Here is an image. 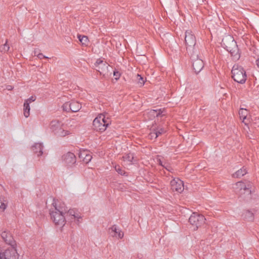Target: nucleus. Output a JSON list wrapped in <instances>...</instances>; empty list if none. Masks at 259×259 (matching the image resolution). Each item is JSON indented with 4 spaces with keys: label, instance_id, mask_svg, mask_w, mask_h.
<instances>
[{
    "label": "nucleus",
    "instance_id": "obj_1",
    "mask_svg": "<svg viewBox=\"0 0 259 259\" xmlns=\"http://www.w3.org/2000/svg\"><path fill=\"white\" fill-rule=\"evenodd\" d=\"M1 238L10 246L4 252H1V259H18L19 254L14 247L15 241L12 235L8 232L4 231L1 233Z\"/></svg>",
    "mask_w": 259,
    "mask_h": 259
},
{
    "label": "nucleus",
    "instance_id": "obj_2",
    "mask_svg": "<svg viewBox=\"0 0 259 259\" xmlns=\"http://www.w3.org/2000/svg\"><path fill=\"white\" fill-rule=\"evenodd\" d=\"M55 207V210H50V214L51 219L56 225L62 227L65 225V218L64 214L67 212V209L63 208V206H59V208L53 203Z\"/></svg>",
    "mask_w": 259,
    "mask_h": 259
},
{
    "label": "nucleus",
    "instance_id": "obj_3",
    "mask_svg": "<svg viewBox=\"0 0 259 259\" xmlns=\"http://www.w3.org/2000/svg\"><path fill=\"white\" fill-rule=\"evenodd\" d=\"M232 77L238 83L243 84L247 79V75L244 69L238 64H234L232 67Z\"/></svg>",
    "mask_w": 259,
    "mask_h": 259
},
{
    "label": "nucleus",
    "instance_id": "obj_4",
    "mask_svg": "<svg viewBox=\"0 0 259 259\" xmlns=\"http://www.w3.org/2000/svg\"><path fill=\"white\" fill-rule=\"evenodd\" d=\"M110 123V120L106 119L104 114H100L93 120V126L95 130L102 133L106 130Z\"/></svg>",
    "mask_w": 259,
    "mask_h": 259
},
{
    "label": "nucleus",
    "instance_id": "obj_5",
    "mask_svg": "<svg viewBox=\"0 0 259 259\" xmlns=\"http://www.w3.org/2000/svg\"><path fill=\"white\" fill-rule=\"evenodd\" d=\"M240 187V197L245 201H248L251 199V187L252 184L248 182L246 184H245L242 182H239L237 183Z\"/></svg>",
    "mask_w": 259,
    "mask_h": 259
},
{
    "label": "nucleus",
    "instance_id": "obj_6",
    "mask_svg": "<svg viewBox=\"0 0 259 259\" xmlns=\"http://www.w3.org/2000/svg\"><path fill=\"white\" fill-rule=\"evenodd\" d=\"M185 42L188 54L194 53V47L196 43V37L190 30L185 32Z\"/></svg>",
    "mask_w": 259,
    "mask_h": 259
},
{
    "label": "nucleus",
    "instance_id": "obj_7",
    "mask_svg": "<svg viewBox=\"0 0 259 259\" xmlns=\"http://www.w3.org/2000/svg\"><path fill=\"white\" fill-rule=\"evenodd\" d=\"M206 219L202 214L193 212L189 218L190 224L194 227V230H197L204 224Z\"/></svg>",
    "mask_w": 259,
    "mask_h": 259
},
{
    "label": "nucleus",
    "instance_id": "obj_8",
    "mask_svg": "<svg viewBox=\"0 0 259 259\" xmlns=\"http://www.w3.org/2000/svg\"><path fill=\"white\" fill-rule=\"evenodd\" d=\"M62 160L67 168L74 166L76 163V157L74 153L68 152L62 156Z\"/></svg>",
    "mask_w": 259,
    "mask_h": 259
},
{
    "label": "nucleus",
    "instance_id": "obj_9",
    "mask_svg": "<svg viewBox=\"0 0 259 259\" xmlns=\"http://www.w3.org/2000/svg\"><path fill=\"white\" fill-rule=\"evenodd\" d=\"M109 66V64L101 58L98 59L94 63L95 69L103 76L107 74Z\"/></svg>",
    "mask_w": 259,
    "mask_h": 259
},
{
    "label": "nucleus",
    "instance_id": "obj_10",
    "mask_svg": "<svg viewBox=\"0 0 259 259\" xmlns=\"http://www.w3.org/2000/svg\"><path fill=\"white\" fill-rule=\"evenodd\" d=\"M191 58L193 60L192 66L195 72L197 74L199 73L204 67V63L202 59L198 57V55L194 53L190 54Z\"/></svg>",
    "mask_w": 259,
    "mask_h": 259
},
{
    "label": "nucleus",
    "instance_id": "obj_11",
    "mask_svg": "<svg viewBox=\"0 0 259 259\" xmlns=\"http://www.w3.org/2000/svg\"><path fill=\"white\" fill-rule=\"evenodd\" d=\"M236 45L237 42L234 40L233 37L230 35H226L224 37L221 42L222 46L227 51L234 47Z\"/></svg>",
    "mask_w": 259,
    "mask_h": 259
},
{
    "label": "nucleus",
    "instance_id": "obj_12",
    "mask_svg": "<svg viewBox=\"0 0 259 259\" xmlns=\"http://www.w3.org/2000/svg\"><path fill=\"white\" fill-rule=\"evenodd\" d=\"M171 189L173 191L181 193L184 190V183L179 179H174L170 181Z\"/></svg>",
    "mask_w": 259,
    "mask_h": 259
},
{
    "label": "nucleus",
    "instance_id": "obj_13",
    "mask_svg": "<svg viewBox=\"0 0 259 259\" xmlns=\"http://www.w3.org/2000/svg\"><path fill=\"white\" fill-rule=\"evenodd\" d=\"M248 113V111L246 109L240 108L239 111L240 118L246 125H248L249 123L250 122L249 118H247Z\"/></svg>",
    "mask_w": 259,
    "mask_h": 259
},
{
    "label": "nucleus",
    "instance_id": "obj_14",
    "mask_svg": "<svg viewBox=\"0 0 259 259\" xmlns=\"http://www.w3.org/2000/svg\"><path fill=\"white\" fill-rule=\"evenodd\" d=\"M109 233L112 236L118 237L119 239H121L124 235L123 232L118 229L116 225H113L109 229Z\"/></svg>",
    "mask_w": 259,
    "mask_h": 259
},
{
    "label": "nucleus",
    "instance_id": "obj_15",
    "mask_svg": "<svg viewBox=\"0 0 259 259\" xmlns=\"http://www.w3.org/2000/svg\"><path fill=\"white\" fill-rule=\"evenodd\" d=\"M227 51L230 53L232 59L234 60L237 61L240 59V53L239 52V50L237 45H235L234 47H233L232 49H230Z\"/></svg>",
    "mask_w": 259,
    "mask_h": 259
},
{
    "label": "nucleus",
    "instance_id": "obj_16",
    "mask_svg": "<svg viewBox=\"0 0 259 259\" xmlns=\"http://www.w3.org/2000/svg\"><path fill=\"white\" fill-rule=\"evenodd\" d=\"M67 209V214H68L70 216L72 217V219H76V223H79L80 222L79 220L81 219V216L78 213L77 210L75 209H70L68 210L67 207H63Z\"/></svg>",
    "mask_w": 259,
    "mask_h": 259
},
{
    "label": "nucleus",
    "instance_id": "obj_17",
    "mask_svg": "<svg viewBox=\"0 0 259 259\" xmlns=\"http://www.w3.org/2000/svg\"><path fill=\"white\" fill-rule=\"evenodd\" d=\"M163 110L161 109H152L147 112V116L150 119H153L156 117L162 116Z\"/></svg>",
    "mask_w": 259,
    "mask_h": 259
},
{
    "label": "nucleus",
    "instance_id": "obj_18",
    "mask_svg": "<svg viewBox=\"0 0 259 259\" xmlns=\"http://www.w3.org/2000/svg\"><path fill=\"white\" fill-rule=\"evenodd\" d=\"M43 145L41 143H35L32 147V150L38 156H41L43 153Z\"/></svg>",
    "mask_w": 259,
    "mask_h": 259
},
{
    "label": "nucleus",
    "instance_id": "obj_19",
    "mask_svg": "<svg viewBox=\"0 0 259 259\" xmlns=\"http://www.w3.org/2000/svg\"><path fill=\"white\" fill-rule=\"evenodd\" d=\"M62 123L58 120H53L50 123L51 130L56 134L57 131L61 127Z\"/></svg>",
    "mask_w": 259,
    "mask_h": 259
},
{
    "label": "nucleus",
    "instance_id": "obj_20",
    "mask_svg": "<svg viewBox=\"0 0 259 259\" xmlns=\"http://www.w3.org/2000/svg\"><path fill=\"white\" fill-rule=\"evenodd\" d=\"M70 111L72 112H76L78 111L81 108V105L78 102L72 100L70 101Z\"/></svg>",
    "mask_w": 259,
    "mask_h": 259
},
{
    "label": "nucleus",
    "instance_id": "obj_21",
    "mask_svg": "<svg viewBox=\"0 0 259 259\" xmlns=\"http://www.w3.org/2000/svg\"><path fill=\"white\" fill-rule=\"evenodd\" d=\"M247 174L246 168L244 166L232 175L233 178H240Z\"/></svg>",
    "mask_w": 259,
    "mask_h": 259
},
{
    "label": "nucleus",
    "instance_id": "obj_22",
    "mask_svg": "<svg viewBox=\"0 0 259 259\" xmlns=\"http://www.w3.org/2000/svg\"><path fill=\"white\" fill-rule=\"evenodd\" d=\"M242 216L244 219L247 221H252L254 219L253 213L249 210H245Z\"/></svg>",
    "mask_w": 259,
    "mask_h": 259
},
{
    "label": "nucleus",
    "instance_id": "obj_23",
    "mask_svg": "<svg viewBox=\"0 0 259 259\" xmlns=\"http://www.w3.org/2000/svg\"><path fill=\"white\" fill-rule=\"evenodd\" d=\"M123 160L124 161H127L129 162V164H132L133 162V160L134 159V154L133 153H127L124 154L122 157Z\"/></svg>",
    "mask_w": 259,
    "mask_h": 259
},
{
    "label": "nucleus",
    "instance_id": "obj_24",
    "mask_svg": "<svg viewBox=\"0 0 259 259\" xmlns=\"http://www.w3.org/2000/svg\"><path fill=\"white\" fill-rule=\"evenodd\" d=\"M77 38H78L79 41L82 44V45L85 46L88 45V44L89 41L88 36L85 35H81L80 34H77Z\"/></svg>",
    "mask_w": 259,
    "mask_h": 259
},
{
    "label": "nucleus",
    "instance_id": "obj_25",
    "mask_svg": "<svg viewBox=\"0 0 259 259\" xmlns=\"http://www.w3.org/2000/svg\"><path fill=\"white\" fill-rule=\"evenodd\" d=\"M23 112L24 115L25 117L27 118L30 115V106L28 103H24L23 105Z\"/></svg>",
    "mask_w": 259,
    "mask_h": 259
},
{
    "label": "nucleus",
    "instance_id": "obj_26",
    "mask_svg": "<svg viewBox=\"0 0 259 259\" xmlns=\"http://www.w3.org/2000/svg\"><path fill=\"white\" fill-rule=\"evenodd\" d=\"M251 120V123L254 128L259 127V116H253Z\"/></svg>",
    "mask_w": 259,
    "mask_h": 259
},
{
    "label": "nucleus",
    "instance_id": "obj_27",
    "mask_svg": "<svg viewBox=\"0 0 259 259\" xmlns=\"http://www.w3.org/2000/svg\"><path fill=\"white\" fill-rule=\"evenodd\" d=\"M59 136L61 137H64L66 135H67L69 134V132L68 131L64 130L61 128V127L59 129L58 131H57V132L56 134Z\"/></svg>",
    "mask_w": 259,
    "mask_h": 259
},
{
    "label": "nucleus",
    "instance_id": "obj_28",
    "mask_svg": "<svg viewBox=\"0 0 259 259\" xmlns=\"http://www.w3.org/2000/svg\"><path fill=\"white\" fill-rule=\"evenodd\" d=\"M115 170L121 176H127V173L119 165L115 166Z\"/></svg>",
    "mask_w": 259,
    "mask_h": 259
},
{
    "label": "nucleus",
    "instance_id": "obj_29",
    "mask_svg": "<svg viewBox=\"0 0 259 259\" xmlns=\"http://www.w3.org/2000/svg\"><path fill=\"white\" fill-rule=\"evenodd\" d=\"M137 82L140 87H142L144 85L145 80L144 78L139 74H137Z\"/></svg>",
    "mask_w": 259,
    "mask_h": 259
},
{
    "label": "nucleus",
    "instance_id": "obj_30",
    "mask_svg": "<svg viewBox=\"0 0 259 259\" xmlns=\"http://www.w3.org/2000/svg\"><path fill=\"white\" fill-rule=\"evenodd\" d=\"M70 101L69 102H65L63 105H62V109L63 110L66 112H70L71 109V106H70Z\"/></svg>",
    "mask_w": 259,
    "mask_h": 259
},
{
    "label": "nucleus",
    "instance_id": "obj_31",
    "mask_svg": "<svg viewBox=\"0 0 259 259\" xmlns=\"http://www.w3.org/2000/svg\"><path fill=\"white\" fill-rule=\"evenodd\" d=\"M89 151L87 150H81L78 154L79 157L83 159L84 157L87 155V154L89 153Z\"/></svg>",
    "mask_w": 259,
    "mask_h": 259
},
{
    "label": "nucleus",
    "instance_id": "obj_32",
    "mask_svg": "<svg viewBox=\"0 0 259 259\" xmlns=\"http://www.w3.org/2000/svg\"><path fill=\"white\" fill-rule=\"evenodd\" d=\"M92 159V156L89 153V152L87 154V155L84 157L83 161L84 162L86 163H88L90 162Z\"/></svg>",
    "mask_w": 259,
    "mask_h": 259
},
{
    "label": "nucleus",
    "instance_id": "obj_33",
    "mask_svg": "<svg viewBox=\"0 0 259 259\" xmlns=\"http://www.w3.org/2000/svg\"><path fill=\"white\" fill-rule=\"evenodd\" d=\"M149 139L153 140L156 139L158 137V135L153 130L148 135Z\"/></svg>",
    "mask_w": 259,
    "mask_h": 259
},
{
    "label": "nucleus",
    "instance_id": "obj_34",
    "mask_svg": "<svg viewBox=\"0 0 259 259\" xmlns=\"http://www.w3.org/2000/svg\"><path fill=\"white\" fill-rule=\"evenodd\" d=\"M113 76H114V78L115 80H117L121 76V73L117 71L116 69H115L113 71Z\"/></svg>",
    "mask_w": 259,
    "mask_h": 259
},
{
    "label": "nucleus",
    "instance_id": "obj_35",
    "mask_svg": "<svg viewBox=\"0 0 259 259\" xmlns=\"http://www.w3.org/2000/svg\"><path fill=\"white\" fill-rule=\"evenodd\" d=\"M154 130L155 131L156 134L158 135V137L164 132V130L162 128L158 127L157 128L154 129Z\"/></svg>",
    "mask_w": 259,
    "mask_h": 259
},
{
    "label": "nucleus",
    "instance_id": "obj_36",
    "mask_svg": "<svg viewBox=\"0 0 259 259\" xmlns=\"http://www.w3.org/2000/svg\"><path fill=\"white\" fill-rule=\"evenodd\" d=\"M163 167L165 168L167 171L172 172L174 170L173 168L168 164L164 163Z\"/></svg>",
    "mask_w": 259,
    "mask_h": 259
},
{
    "label": "nucleus",
    "instance_id": "obj_37",
    "mask_svg": "<svg viewBox=\"0 0 259 259\" xmlns=\"http://www.w3.org/2000/svg\"><path fill=\"white\" fill-rule=\"evenodd\" d=\"M9 49H10L9 45L7 44V41H6V42L5 43V44L3 45V50L5 52H6L8 51L9 50Z\"/></svg>",
    "mask_w": 259,
    "mask_h": 259
},
{
    "label": "nucleus",
    "instance_id": "obj_38",
    "mask_svg": "<svg viewBox=\"0 0 259 259\" xmlns=\"http://www.w3.org/2000/svg\"><path fill=\"white\" fill-rule=\"evenodd\" d=\"M35 100V99L33 96H31L30 98H29L28 99H27V100H26L24 102L28 103V104H30V103L31 102L34 101Z\"/></svg>",
    "mask_w": 259,
    "mask_h": 259
},
{
    "label": "nucleus",
    "instance_id": "obj_39",
    "mask_svg": "<svg viewBox=\"0 0 259 259\" xmlns=\"http://www.w3.org/2000/svg\"><path fill=\"white\" fill-rule=\"evenodd\" d=\"M7 207V203L1 202V209L5 210Z\"/></svg>",
    "mask_w": 259,
    "mask_h": 259
},
{
    "label": "nucleus",
    "instance_id": "obj_40",
    "mask_svg": "<svg viewBox=\"0 0 259 259\" xmlns=\"http://www.w3.org/2000/svg\"><path fill=\"white\" fill-rule=\"evenodd\" d=\"M37 56L38 57V58H39V59H42V58H48V57H46L45 56H44L41 53H39L37 55Z\"/></svg>",
    "mask_w": 259,
    "mask_h": 259
},
{
    "label": "nucleus",
    "instance_id": "obj_41",
    "mask_svg": "<svg viewBox=\"0 0 259 259\" xmlns=\"http://www.w3.org/2000/svg\"><path fill=\"white\" fill-rule=\"evenodd\" d=\"M157 162L159 165H161L163 167L164 164H163L162 161L160 159H157Z\"/></svg>",
    "mask_w": 259,
    "mask_h": 259
},
{
    "label": "nucleus",
    "instance_id": "obj_42",
    "mask_svg": "<svg viewBox=\"0 0 259 259\" xmlns=\"http://www.w3.org/2000/svg\"><path fill=\"white\" fill-rule=\"evenodd\" d=\"M255 64L257 67L259 68V57L256 60Z\"/></svg>",
    "mask_w": 259,
    "mask_h": 259
},
{
    "label": "nucleus",
    "instance_id": "obj_43",
    "mask_svg": "<svg viewBox=\"0 0 259 259\" xmlns=\"http://www.w3.org/2000/svg\"><path fill=\"white\" fill-rule=\"evenodd\" d=\"M7 89L8 90H9V91H10V90H12V89H13V88H12V87L11 85H8V86L7 87Z\"/></svg>",
    "mask_w": 259,
    "mask_h": 259
},
{
    "label": "nucleus",
    "instance_id": "obj_44",
    "mask_svg": "<svg viewBox=\"0 0 259 259\" xmlns=\"http://www.w3.org/2000/svg\"><path fill=\"white\" fill-rule=\"evenodd\" d=\"M36 51H35V52H34V54H35V55H36Z\"/></svg>",
    "mask_w": 259,
    "mask_h": 259
}]
</instances>
